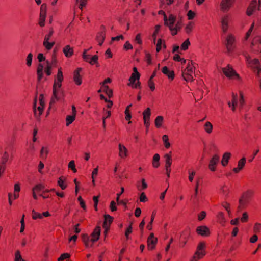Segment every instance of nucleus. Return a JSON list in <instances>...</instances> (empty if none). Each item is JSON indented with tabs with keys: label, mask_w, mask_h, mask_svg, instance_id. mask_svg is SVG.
I'll use <instances>...</instances> for the list:
<instances>
[{
	"label": "nucleus",
	"mask_w": 261,
	"mask_h": 261,
	"mask_svg": "<svg viewBox=\"0 0 261 261\" xmlns=\"http://www.w3.org/2000/svg\"><path fill=\"white\" fill-rule=\"evenodd\" d=\"M44 71L47 75L49 76L51 74V69L52 68L51 64L48 60H46L44 62Z\"/></svg>",
	"instance_id": "obj_30"
},
{
	"label": "nucleus",
	"mask_w": 261,
	"mask_h": 261,
	"mask_svg": "<svg viewBox=\"0 0 261 261\" xmlns=\"http://www.w3.org/2000/svg\"><path fill=\"white\" fill-rule=\"evenodd\" d=\"M105 39V33L102 31L98 33L96 36V40L98 42L99 45L101 46Z\"/></svg>",
	"instance_id": "obj_31"
},
{
	"label": "nucleus",
	"mask_w": 261,
	"mask_h": 261,
	"mask_svg": "<svg viewBox=\"0 0 261 261\" xmlns=\"http://www.w3.org/2000/svg\"><path fill=\"white\" fill-rule=\"evenodd\" d=\"M187 16L188 17V19L191 20L194 18V17L195 16V13L192 11L189 10L188 12Z\"/></svg>",
	"instance_id": "obj_63"
},
{
	"label": "nucleus",
	"mask_w": 261,
	"mask_h": 261,
	"mask_svg": "<svg viewBox=\"0 0 261 261\" xmlns=\"http://www.w3.org/2000/svg\"><path fill=\"white\" fill-rule=\"evenodd\" d=\"M81 70H82V68H77V69L76 70H75L74 72V76H73L74 81L75 82V83L78 85H81L82 83V80H81V76L80 75V71H81Z\"/></svg>",
	"instance_id": "obj_23"
},
{
	"label": "nucleus",
	"mask_w": 261,
	"mask_h": 261,
	"mask_svg": "<svg viewBox=\"0 0 261 261\" xmlns=\"http://www.w3.org/2000/svg\"><path fill=\"white\" fill-rule=\"evenodd\" d=\"M157 239L154 238V234L153 233L150 234L147 240L148 247L150 249H153L154 248Z\"/></svg>",
	"instance_id": "obj_13"
},
{
	"label": "nucleus",
	"mask_w": 261,
	"mask_h": 261,
	"mask_svg": "<svg viewBox=\"0 0 261 261\" xmlns=\"http://www.w3.org/2000/svg\"><path fill=\"white\" fill-rule=\"evenodd\" d=\"M252 45L255 47H257V51L260 53V57H261V37L259 36L256 37L253 39Z\"/></svg>",
	"instance_id": "obj_17"
},
{
	"label": "nucleus",
	"mask_w": 261,
	"mask_h": 261,
	"mask_svg": "<svg viewBox=\"0 0 261 261\" xmlns=\"http://www.w3.org/2000/svg\"><path fill=\"white\" fill-rule=\"evenodd\" d=\"M220 161V157L218 155H214L210 161L208 165L209 169L212 171H215L216 170V166Z\"/></svg>",
	"instance_id": "obj_11"
},
{
	"label": "nucleus",
	"mask_w": 261,
	"mask_h": 261,
	"mask_svg": "<svg viewBox=\"0 0 261 261\" xmlns=\"http://www.w3.org/2000/svg\"><path fill=\"white\" fill-rule=\"evenodd\" d=\"M69 168L72 170L74 172H76L77 170L75 168V163L74 161H71L68 164Z\"/></svg>",
	"instance_id": "obj_53"
},
{
	"label": "nucleus",
	"mask_w": 261,
	"mask_h": 261,
	"mask_svg": "<svg viewBox=\"0 0 261 261\" xmlns=\"http://www.w3.org/2000/svg\"><path fill=\"white\" fill-rule=\"evenodd\" d=\"M104 217L105 220L103 222V227L105 228V229L108 230L109 229L110 224L113 222V218L109 215H105Z\"/></svg>",
	"instance_id": "obj_18"
},
{
	"label": "nucleus",
	"mask_w": 261,
	"mask_h": 261,
	"mask_svg": "<svg viewBox=\"0 0 261 261\" xmlns=\"http://www.w3.org/2000/svg\"><path fill=\"white\" fill-rule=\"evenodd\" d=\"M221 28L223 33H226L228 29V17L225 16L221 20Z\"/></svg>",
	"instance_id": "obj_19"
},
{
	"label": "nucleus",
	"mask_w": 261,
	"mask_h": 261,
	"mask_svg": "<svg viewBox=\"0 0 261 261\" xmlns=\"http://www.w3.org/2000/svg\"><path fill=\"white\" fill-rule=\"evenodd\" d=\"M40 106L38 107V110L39 111V114H41L42 113V107L43 106V102L42 101V95L41 94L40 95Z\"/></svg>",
	"instance_id": "obj_54"
},
{
	"label": "nucleus",
	"mask_w": 261,
	"mask_h": 261,
	"mask_svg": "<svg viewBox=\"0 0 261 261\" xmlns=\"http://www.w3.org/2000/svg\"><path fill=\"white\" fill-rule=\"evenodd\" d=\"M232 101H228V105L232 109L233 111H234L236 109V106L237 105V103L238 102V95L237 94L232 93Z\"/></svg>",
	"instance_id": "obj_16"
},
{
	"label": "nucleus",
	"mask_w": 261,
	"mask_h": 261,
	"mask_svg": "<svg viewBox=\"0 0 261 261\" xmlns=\"http://www.w3.org/2000/svg\"><path fill=\"white\" fill-rule=\"evenodd\" d=\"M69 257V255L68 253H63L61 256L58 258L59 261H62L66 258Z\"/></svg>",
	"instance_id": "obj_60"
},
{
	"label": "nucleus",
	"mask_w": 261,
	"mask_h": 261,
	"mask_svg": "<svg viewBox=\"0 0 261 261\" xmlns=\"http://www.w3.org/2000/svg\"><path fill=\"white\" fill-rule=\"evenodd\" d=\"M45 188L44 186L41 184H38L35 186L34 188L32 189V195L34 199H37V196L36 194L35 193V190H36L37 192H40L42 190H43Z\"/></svg>",
	"instance_id": "obj_27"
},
{
	"label": "nucleus",
	"mask_w": 261,
	"mask_h": 261,
	"mask_svg": "<svg viewBox=\"0 0 261 261\" xmlns=\"http://www.w3.org/2000/svg\"><path fill=\"white\" fill-rule=\"evenodd\" d=\"M140 78V74L139 73H137V74L132 73L130 77L129 78V83H128V85L130 86L134 85L136 80H139Z\"/></svg>",
	"instance_id": "obj_35"
},
{
	"label": "nucleus",
	"mask_w": 261,
	"mask_h": 261,
	"mask_svg": "<svg viewBox=\"0 0 261 261\" xmlns=\"http://www.w3.org/2000/svg\"><path fill=\"white\" fill-rule=\"evenodd\" d=\"M63 80V73L61 68H59L57 75V80L55 81L54 84V93L55 97H57V86L59 88L62 86V82Z\"/></svg>",
	"instance_id": "obj_7"
},
{
	"label": "nucleus",
	"mask_w": 261,
	"mask_h": 261,
	"mask_svg": "<svg viewBox=\"0 0 261 261\" xmlns=\"http://www.w3.org/2000/svg\"><path fill=\"white\" fill-rule=\"evenodd\" d=\"M160 156L159 154H155L153 158L152 165L154 167L157 168L159 166V161Z\"/></svg>",
	"instance_id": "obj_38"
},
{
	"label": "nucleus",
	"mask_w": 261,
	"mask_h": 261,
	"mask_svg": "<svg viewBox=\"0 0 261 261\" xmlns=\"http://www.w3.org/2000/svg\"><path fill=\"white\" fill-rule=\"evenodd\" d=\"M222 71L224 74L229 79L233 78V77L239 78V75L229 65H228L226 67L223 68Z\"/></svg>",
	"instance_id": "obj_8"
},
{
	"label": "nucleus",
	"mask_w": 261,
	"mask_h": 261,
	"mask_svg": "<svg viewBox=\"0 0 261 261\" xmlns=\"http://www.w3.org/2000/svg\"><path fill=\"white\" fill-rule=\"evenodd\" d=\"M192 73L186 72V71H182V76L183 79L186 81H193V78L191 75Z\"/></svg>",
	"instance_id": "obj_37"
},
{
	"label": "nucleus",
	"mask_w": 261,
	"mask_h": 261,
	"mask_svg": "<svg viewBox=\"0 0 261 261\" xmlns=\"http://www.w3.org/2000/svg\"><path fill=\"white\" fill-rule=\"evenodd\" d=\"M48 154V151L46 149L45 150V148L42 147L40 150V156L43 159H45L47 157V155Z\"/></svg>",
	"instance_id": "obj_47"
},
{
	"label": "nucleus",
	"mask_w": 261,
	"mask_h": 261,
	"mask_svg": "<svg viewBox=\"0 0 261 261\" xmlns=\"http://www.w3.org/2000/svg\"><path fill=\"white\" fill-rule=\"evenodd\" d=\"M165 157L166 158V167L167 174L168 177H169L170 172V169H169V168L170 167L172 164L171 156L169 154H165Z\"/></svg>",
	"instance_id": "obj_15"
},
{
	"label": "nucleus",
	"mask_w": 261,
	"mask_h": 261,
	"mask_svg": "<svg viewBox=\"0 0 261 261\" xmlns=\"http://www.w3.org/2000/svg\"><path fill=\"white\" fill-rule=\"evenodd\" d=\"M119 155L121 158H124L127 155V149L123 145L119 144Z\"/></svg>",
	"instance_id": "obj_28"
},
{
	"label": "nucleus",
	"mask_w": 261,
	"mask_h": 261,
	"mask_svg": "<svg viewBox=\"0 0 261 261\" xmlns=\"http://www.w3.org/2000/svg\"><path fill=\"white\" fill-rule=\"evenodd\" d=\"M204 128L206 132L210 133L212 131L213 125L210 122H206L204 124Z\"/></svg>",
	"instance_id": "obj_43"
},
{
	"label": "nucleus",
	"mask_w": 261,
	"mask_h": 261,
	"mask_svg": "<svg viewBox=\"0 0 261 261\" xmlns=\"http://www.w3.org/2000/svg\"><path fill=\"white\" fill-rule=\"evenodd\" d=\"M204 247L205 245L204 243H199L197 246V250L191 261H197L198 259L204 256L205 254L204 250Z\"/></svg>",
	"instance_id": "obj_6"
},
{
	"label": "nucleus",
	"mask_w": 261,
	"mask_h": 261,
	"mask_svg": "<svg viewBox=\"0 0 261 261\" xmlns=\"http://www.w3.org/2000/svg\"><path fill=\"white\" fill-rule=\"evenodd\" d=\"M58 184L63 190H64L66 188V185L65 184V181L63 179V177L59 178L58 180Z\"/></svg>",
	"instance_id": "obj_49"
},
{
	"label": "nucleus",
	"mask_w": 261,
	"mask_h": 261,
	"mask_svg": "<svg viewBox=\"0 0 261 261\" xmlns=\"http://www.w3.org/2000/svg\"><path fill=\"white\" fill-rule=\"evenodd\" d=\"M41 191H42V193H41L39 194V195L41 197H42L43 198L45 199L49 197V195L48 194H46V193H48L49 192L48 190H44V189L42 190Z\"/></svg>",
	"instance_id": "obj_58"
},
{
	"label": "nucleus",
	"mask_w": 261,
	"mask_h": 261,
	"mask_svg": "<svg viewBox=\"0 0 261 261\" xmlns=\"http://www.w3.org/2000/svg\"><path fill=\"white\" fill-rule=\"evenodd\" d=\"M57 97H55L54 95V93L53 92V96L51 98L50 103H54L56 100H58L61 98V97L63 95V91L61 89V88H59L57 86Z\"/></svg>",
	"instance_id": "obj_25"
},
{
	"label": "nucleus",
	"mask_w": 261,
	"mask_h": 261,
	"mask_svg": "<svg viewBox=\"0 0 261 261\" xmlns=\"http://www.w3.org/2000/svg\"><path fill=\"white\" fill-rule=\"evenodd\" d=\"M231 153L229 152H226L224 154L222 160V164L223 166H225L228 164L229 160L230 158Z\"/></svg>",
	"instance_id": "obj_34"
},
{
	"label": "nucleus",
	"mask_w": 261,
	"mask_h": 261,
	"mask_svg": "<svg viewBox=\"0 0 261 261\" xmlns=\"http://www.w3.org/2000/svg\"><path fill=\"white\" fill-rule=\"evenodd\" d=\"M9 154L7 152L5 151L2 156V161L1 163L3 164H6V163L8 162L9 159Z\"/></svg>",
	"instance_id": "obj_44"
},
{
	"label": "nucleus",
	"mask_w": 261,
	"mask_h": 261,
	"mask_svg": "<svg viewBox=\"0 0 261 261\" xmlns=\"http://www.w3.org/2000/svg\"><path fill=\"white\" fill-rule=\"evenodd\" d=\"M143 118L144 124L145 125L146 127L147 128H148L149 127V116L150 115H143Z\"/></svg>",
	"instance_id": "obj_51"
},
{
	"label": "nucleus",
	"mask_w": 261,
	"mask_h": 261,
	"mask_svg": "<svg viewBox=\"0 0 261 261\" xmlns=\"http://www.w3.org/2000/svg\"><path fill=\"white\" fill-rule=\"evenodd\" d=\"M63 51L65 56L67 58L71 57L74 53L73 47H71L69 45L65 46L63 48Z\"/></svg>",
	"instance_id": "obj_22"
},
{
	"label": "nucleus",
	"mask_w": 261,
	"mask_h": 261,
	"mask_svg": "<svg viewBox=\"0 0 261 261\" xmlns=\"http://www.w3.org/2000/svg\"><path fill=\"white\" fill-rule=\"evenodd\" d=\"M33 59V55L31 53H29L26 58V65L28 67H30L32 65Z\"/></svg>",
	"instance_id": "obj_45"
},
{
	"label": "nucleus",
	"mask_w": 261,
	"mask_h": 261,
	"mask_svg": "<svg viewBox=\"0 0 261 261\" xmlns=\"http://www.w3.org/2000/svg\"><path fill=\"white\" fill-rule=\"evenodd\" d=\"M46 16L40 15V19L39 24L41 27H43L44 25V21L45 20Z\"/></svg>",
	"instance_id": "obj_55"
},
{
	"label": "nucleus",
	"mask_w": 261,
	"mask_h": 261,
	"mask_svg": "<svg viewBox=\"0 0 261 261\" xmlns=\"http://www.w3.org/2000/svg\"><path fill=\"white\" fill-rule=\"evenodd\" d=\"M176 20V17L172 14H170L168 18L167 16H165V24L169 28L173 35L177 34V31L180 30L182 27L181 23L179 21H178L174 27Z\"/></svg>",
	"instance_id": "obj_1"
},
{
	"label": "nucleus",
	"mask_w": 261,
	"mask_h": 261,
	"mask_svg": "<svg viewBox=\"0 0 261 261\" xmlns=\"http://www.w3.org/2000/svg\"><path fill=\"white\" fill-rule=\"evenodd\" d=\"M44 63H39L37 69V80L39 82L43 77V70L44 69Z\"/></svg>",
	"instance_id": "obj_20"
},
{
	"label": "nucleus",
	"mask_w": 261,
	"mask_h": 261,
	"mask_svg": "<svg viewBox=\"0 0 261 261\" xmlns=\"http://www.w3.org/2000/svg\"><path fill=\"white\" fill-rule=\"evenodd\" d=\"M138 190L141 191L142 190L145 189L147 187V185L145 182L144 179H142L141 182H138L137 185Z\"/></svg>",
	"instance_id": "obj_36"
},
{
	"label": "nucleus",
	"mask_w": 261,
	"mask_h": 261,
	"mask_svg": "<svg viewBox=\"0 0 261 261\" xmlns=\"http://www.w3.org/2000/svg\"><path fill=\"white\" fill-rule=\"evenodd\" d=\"M225 39L224 44L226 47L227 51L229 53H231L235 48V37L232 34H229L225 37Z\"/></svg>",
	"instance_id": "obj_4"
},
{
	"label": "nucleus",
	"mask_w": 261,
	"mask_h": 261,
	"mask_svg": "<svg viewBox=\"0 0 261 261\" xmlns=\"http://www.w3.org/2000/svg\"><path fill=\"white\" fill-rule=\"evenodd\" d=\"M198 181H197L196 184L195 188V193L193 196V203L195 205V206H198V198L197 197V193H198Z\"/></svg>",
	"instance_id": "obj_29"
},
{
	"label": "nucleus",
	"mask_w": 261,
	"mask_h": 261,
	"mask_svg": "<svg viewBox=\"0 0 261 261\" xmlns=\"http://www.w3.org/2000/svg\"><path fill=\"white\" fill-rule=\"evenodd\" d=\"M98 58V57L97 55H94L92 57H90V56H89L88 57L87 60H84V61L89 63L91 65H93L94 64H96L97 66H98V65H97Z\"/></svg>",
	"instance_id": "obj_32"
},
{
	"label": "nucleus",
	"mask_w": 261,
	"mask_h": 261,
	"mask_svg": "<svg viewBox=\"0 0 261 261\" xmlns=\"http://www.w3.org/2000/svg\"><path fill=\"white\" fill-rule=\"evenodd\" d=\"M195 67H193L189 63L187 66V67L182 71H186V72L193 73L195 71Z\"/></svg>",
	"instance_id": "obj_46"
},
{
	"label": "nucleus",
	"mask_w": 261,
	"mask_h": 261,
	"mask_svg": "<svg viewBox=\"0 0 261 261\" xmlns=\"http://www.w3.org/2000/svg\"><path fill=\"white\" fill-rule=\"evenodd\" d=\"M86 1L87 0H79V2H77L75 0V2L76 3H80L79 7L80 9H82V8L85 6L86 4Z\"/></svg>",
	"instance_id": "obj_57"
},
{
	"label": "nucleus",
	"mask_w": 261,
	"mask_h": 261,
	"mask_svg": "<svg viewBox=\"0 0 261 261\" xmlns=\"http://www.w3.org/2000/svg\"><path fill=\"white\" fill-rule=\"evenodd\" d=\"M163 120V117L161 115H158V116L155 119V124L156 127H160Z\"/></svg>",
	"instance_id": "obj_42"
},
{
	"label": "nucleus",
	"mask_w": 261,
	"mask_h": 261,
	"mask_svg": "<svg viewBox=\"0 0 261 261\" xmlns=\"http://www.w3.org/2000/svg\"><path fill=\"white\" fill-rule=\"evenodd\" d=\"M54 34V30L53 28H51L49 31V33L48 34L45 35L44 41L43 42V45L45 48V49L47 50H50L52 47L54 46L55 44V42L54 41L49 42V40L50 38V37L52 36V35Z\"/></svg>",
	"instance_id": "obj_5"
},
{
	"label": "nucleus",
	"mask_w": 261,
	"mask_h": 261,
	"mask_svg": "<svg viewBox=\"0 0 261 261\" xmlns=\"http://www.w3.org/2000/svg\"><path fill=\"white\" fill-rule=\"evenodd\" d=\"M139 198L140 201L142 202H145L147 199L146 195H145V193L143 192L140 194Z\"/></svg>",
	"instance_id": "obj_62"
},
{
	"label": "nucleus",
	"mask_w": 261,
	"mask_h": 261,
	"mask_svg": "<svg viewBox=\"0 0 261 261\" xmlns=\"http://www.w3.org/2000/svg\"><path fill=\"white\" fill-rule=\"evenodd\" d=\"M46 5L43 4L40 7V15L46 16Z\"/></svg>",
	"instance_id": "obj_50"
},
{
	"label": "nucleus",
	"mask_w": 261,
	"mask_h": 261,
	"mask_svg": "<svg viewBox=\"0 0 261 261\" xmlns=\"http://www.w3.org/2000/svg\"><path fill=\"white\" fill-rule=\"evenodd\" d=\"M246 163V158L245 157L242 158L239 162L238 164V167L237 168H234L233 169V171L235 173H238L240 170H242Z\"/></svg>",
	"instance_id": "obj_24"
},
{
	"label": "nucleus",
	"mask_w": 261,
	"mask_h": 261,
	"mask_svg": "<svg viewBox=\"0 0 261 261\" xmlns=\"http://www.w3.org/2000/svg\"><path fill=\"white\" fill-rule=\"evenodd\" d=\"M102 90L103 92H105L109 98H111L113 96V91L112 89H110L109 86L107 85H102Z\"/></svg>",
	"instance_id": "obj_33"
},
{
	"label": "nucleus",
	"mask_w": 261,
	"mask_h": 261,
	"mask_svg": "<svg viewBox=\"0 0 261 261\" xmlns=\"http://www.w3.org/2000/svg\"><path fill=\"white\" fill-rule=\"evenodd\" d=\"M15 256V261H24L21 256L20 252L19 250H17L16 252Z\"/></svg>",
	"instance_id": "obj_48"
},
{
	"label": "nucleus",
	"mask_w": 261,
	"mask_h": 261,
	"mask_svg": "<svg viewBox=\"0 0 261 261\" xmlns=\"http://www.w3.org/2000/svg\"><path fill=\"white\" fill-rule=\"evenodd\" d=\"M75 119V115H67L66 118V125L69 126Z\"/></svg>",
	"instance_id": "obj_39"
},
{
	"label": "nucleus",
	"mask_w": 261,
	"mask_h": 261,
	"mask_svg": "<svg viewBox=\"0 0 261 261\" xmlns=\"http://www.w3.org/2000/svg\"><path fill=\"white\" fill-rule=\"evenodd\" d=\"M260 228H261V224L257 223L254 225V230L255 232H258L259 231Z\"/></svg>",
	"instance_id": "obj_64"
},
{
	"label": "nucleus",
	"mask_w": 261,
	"mask_h": 261,
	"mask_svg": "<svg viewBox=\"0 0 261 261\" xmlns=\"http://www.w3.org/2000/svg\"><path fill=\"white\" fill-rule=\"evenodd\" d=\"M162 44V40L161 39H159L158 40L157 44H156V50L157 52H159L161 50Z\"/></svg>",
	"instance_id": "obj_56"
},
{
	"label": "nucleus",
	"mask_w": 261,
	"mask_h": 261,
	"mask_svg": "<svg viewBox=\"0 0 261 261\" xmlns=\"http://www.w3.org/2000/svg\"><path fill=\"white\" fill-rule=\"evenodd\" d=\"M162 139L165 147L166 148H169L171 145L169 142L168 136L167 135H164L162 137Z\"/></svg>",
	"instance_id": "obj_41"
},
{
	"label": "nucleus",
	"mask_w": 261,
	"mask_h": 261,
	"mask_svg": "<svg viewBox=\"0 0 261 261\" xmlns=\"http://www.w3.org/2000/svg\"><path fill=\"white\" fill-rule=\"evenodd\" d=\"M193 26L191 22H189V24H188L185 30L187 33H189L192 29Z\"/></svg>",
	"instance_id": "obj_59"
},
{
	"label": "nucleus",
	"mask_w": 261,
	"mask_h": 261,
	"mask_svg": "<svg viewBox=\"0 0 261 261\" xmlns=\"http://www.w3.org/2000/svg\"><path fill=\"white\" fill-rule=\"evenodd\" d=\"M234 0H222L220 9L223 12H228L234 3Z\"/></svg>",
	"instance_id": "obj_9"
},
{
	"label": "nucleus",
	"mask_w": 261,
	"mask_h": 261,
	"mask_svg": "<svg viewBox=\"0 0 261 261\" xmlns=\"http://www.w3.org/2000/svg\"><path fill=\"white\" fill-rule=\"evenodd\" d=\"M50 215L49 213L48 212H43L42 214H40L36 212L34 210L32 211V218L33 219H36L37 218L41 219L43 216L47 217Z\"/></svg>",
	"instance_id": "obj_26"
},
{
	"label": "nucleus",
	"mask_w": 261,
	"mask_h": 261,
	"mask_svg": "<svg viewBox=\"0 0 261 261\" xmlns=\"http://www.w3.org/2000/svg\"><path fill=\"white\" fill-rule=\"evenodd\" d=\"M260 6V5L258 3V2H257L256 1V0L252 1L247 8L246 12L247 15L250 16L255 10H259Z\"/></svg>",
	"instance_id": "obj_10"
},
{
	"label": "nucleus",
	"mask_w": 261,
	"mask_h": 261,
	"mask_svg": "<svg viewBox=\"0 0 261 261\" xmlns=\"http://www.w3.org/2000/svg\"><path fill=\"white\" fill-rule=\"evenodd\" d=\"M246 62L248 65L257 72V75L259 74L261 71V63L257 59L252 60L249 56L245 55Z\"/></svg>",
	"instance_id": "obj_3"
},
{
	"label": "nucleus",
	"mask_w": 261,
	"mask_h": 261,
	"mask_svg": "<svg viewBox=\"0 0 261 261\" xmlns=\"http://www.w3.org/2000/svg\"><path fill=\"white\" fill-rule=\"evenodd\" d=\"M155 76V73H153L148 81V85L151 91H153L155 86L153 82L152 81V79Z\"/></svg>",
	"instance_id": "obj_40"
},
{
	"label": "nucleus",
	"mask_w": 261,
	"mask_h": 261,
	"mask_svg": "<svg viewBox=\"0 0 261 261\" xmlns=\"http://www.w3.org/2000/svg\"><path fill=\"white\" fill-rule=\"evenodd\" d=\"M100 233V228L99 227H96L92 234V238L90 239L89 237L87 236L84 238V242L87 247H92L93 244L99 239Z\"/></svg>",
	"instance_id": "obj_2"
},
{
	"label": "nucleus",
	"mask_w": 261,
	"mask_h": 261,
	"mask_svg": "<svg viewBox=\"0 0 261 261\" xmlns=\"http://www.w3.org/2000/svg\"><path fill=\"white\" fill-rule=\"evenodd\" d=\"M252 193L251 192H248L246 194H245L242 198L239 199V204L240 205L238 206V208L240 210L241 208V207H243L245 203H246L248 201L249 198L251 196Z\"/></svg>",
	"instance_id": "obj_12"
},
{
	"label": "nucleus",
	"mask_w": 261,
	"mask_h": 261,
	"mask_svg": "<svg viewBox=\"0 0 261 261\" xmlns=\"http://www.w3.org/2000/svg\"><path fill=\"white\" fill-rule=\"evenodd\" d=\"M196 232L202 236H207L210 234L209 229L205 226H198L196 229Z\"/></svg>",
	"instance_id": "obj_14"
},
{
	"label": "nucleus",
	"mask_w": 261,
	"mask_h": 261,
	"mask_svg": "<svg viewBox=\"0 0 261 261\" xmlns=\"http://www.w3.org/2000/svg\"><path fill=\"white\" fill-rule=\"evenodd\" d=\"M162 72L166 75L169 79L171 80L174 79L175 76L174 71L173 70H170L167 66H165L163 68Z\"/></svg>",
	"instance_id": "obj_21"
},
{
	"label": "nucleus",
	"mask_w": 261,
	"mask_h": 261,
	"mask_svg": "<svg viewBox=\"0 0 261 261\" xmlns=\"http://www.w3.org/2000/svg\"><path fill=\"white\" fill-rule=\"evenodd\" d=\"M190 44V43L189 41V39H187L185 40L181 45V49L185 50L188 49L189 45Z\"/></svg>",
	"instance_id": "obj_52"
},
{
	"label": "nucleus",
	"mask_w": 261,
	"mask_h": 261,
	"mask_svg": "<svg viewBox=\"0 0 261 261\" xmlns=\"http://www.w3.org/2000/svg\"><path fill=\"white\" fill-rule=\"evenodd\" d=\"M37 59L39 62H41L43 61H45V57L44 56L43 54L42 53L38 54L37 56Z\"/></svg>",
	"instance_id": "obj_61"
}]
</instances>
